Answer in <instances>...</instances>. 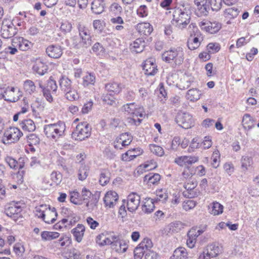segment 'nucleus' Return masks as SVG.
<instances>
[{"instance_id":"obj_55","label":"nucleus","mask_w":259,"mask_h":259,"mask_svg":"<svg viewBox=\"0 0 259 259\" xmlns=\"http://www.w3.org/2000/svg\"><path fill=\"white\" fill-rule=\"evenodd\" d=\"M193 81V78L191 77L185 75L181 79L180 85L183 89H187L190 86L191 82Z\"/></svg>"},{"instance_id":"obj_9","label":"nucleus","mask_w":259,"mask_h":259,"mask_svg":"<svg viewBox=\"0 0 259 259\" xmlns=\"http://www.w3.org/2000/svg\"><path fill=\"white\" fill-rule=\"evenodd\" d=\"M22 135V132L18 128L11 127L4 133L3 138V143L5 144H11L17 142Z\"/></svg>"},{"instance_id":"obj_32","label":"nucleus","mask_w":259,"mask_h":259,"mask_svg":"<svg viewBox=\"0 0 259 259\" xmlns=\"http://www.w3.org/2000/svg\"><path fill=\"white\" fill-rule=\"evenodd\" d=\"M161 176L158 174L150 173L144 178V182L148 185L157 184L160 181Z\"/></svg>"},{"instance_id":"obj_54","label":"nucleus","mask_w":259,"mask_h":259,"mask_svg":"<svg viewBox=\"0 0 259 259\" xmlns=\"http://www.w3.org/2000/svg\"><path fill=\"white\" fill-rule=\"evenodd\" d=\"M57 88L56 81L52 79V77H51L48 80L47 86L45 89H48V91H51L52 94H56Z\"/></svg>"},{"instance_id":"obj_23","label":"nucleus","mask_w":259,"mask_h":259,"mask_svg":"<svg viewBox=\"0 0 259 259\" xmlns=\"http://www.w3.org/2000/svg\"><path fill=\"white\" fill-rule=\"evenodd\" d=\"M143 69L145 74L149 76L154 75L157 71V66L151 59H148L145 61Z\"/></svg>"},{"instance_id":"obj_52","label":"nucleus","mask_w":259,"mask_h":259,"mask_svg":"<svg viewBox=\"0 0 259 259\" xmlns=\"http://www.w3.org/2000/svg\"><path fill=\"white\" fill-rule=\"evenodd\" d=\"M27 142L30 147L37 145L40 142L39 138L35 134H30L27 137Z\"/></svg>"},{"instance_id":"obj_37","label":"nucleus","mask_w":259,"mask_h":259,"mask_svg":"<svg viewBox=\"0 0 259 259\" xmlns=\"http://www.w3.org/2000/svg\"><path fill=\"white\" fill-rule=\"evenodd\" d=\"M224 206L218 202H213L210 204L209 212L214 215H218L223 212Z\"/></svg>"},{"instance_id":"obj_60","label":"nucleus","mask_w":259,"mask_h":259,"mask_svg":"<svg viewBox=\"0 0 259 259\" xmlns=\"http://www.w3.org/2000/svg\"><path fill=\"white\" fill-rule=\"evenodd\" d=\"M211 159L212 160V166L214 168L218 167L219 165L220 159V154L218 150H215L213 151L211 156Z\"/></svg>"},{"instance_id":"obj_1","label":"nucleus","mask_w":259,"mask_h":259,"mask_svg":"<svg viewBox=\"0 0 259 259\" xmlns=\"http://www.w3.org/2000/svg\"><path fill=\"white\" fill-rule=\"evenodd\" d=\"M191 19V12L189 9L182 6L176 7L172 10L173 25L180 29H183L189 24Z\"/></svg>"},{"instance_id":"obj_14","label":"nucleus","mask_w":259,"mask_h":259,"mask_svg":"<svg viewBox=\"0 0 259 259\" xmlns=\"http://www.w3.org/2000/svg\"><path fill=\"white\" fill-rule=\"evenodd\" d=\"M199 26L202 30L211 34L218 32L221 28V24L219 22L206 20L200 22Z\"/></svg>"},{"instance_id":"obj_27","label":"nucleus","mask_w":259,"mask_h":259,"mask_svg":"<svg viewBox=\"0 0 259 259\" xmlns=\"http://www.w3.org/2000/svg\"><path fill=\"white\" fill-rule=\"evenodd\" d=\"M146 42L143 38L136 39L130 45V49L132 52L136 53H141L145 47Z\"/></svg>"},{"instance_id":"obj_7","label":"nucleus","mask_w":259,"mask_h":259,"mask_svg":"<svg viewBox=\"0 0 259 259\" xmlns=\"http://www.w3.org/2000/svg\"><path fill=\"white\" fill-rule=\"evenodd\" d=\"M23 203L20 202H12L9 206L5 209L7 215L12 218L14 221H17L22 218V205Z\"/></svg>"},{"instance_id":"obj_56","label":"nucleus","mask_w":259,"mask_h":259,"mask_svg":"<svg viewBox=\"0 0 259 259\" xmlns=\"http://www.w3.org/2000/svg\"><path fill=\"white\" fill-rule=\"evenodd\" d=\"M48 205L42 204L36 207L35 214L38 218L43 219L45 217L46 210H47Z\"/></svg>"},{"instance_id":"obj_46","label":"nucleus","mask_w":259,"mask_h":259,"mask_svg":"<svg viewBox=\"0 0 259 259\" xmlns=\"http://www.w3.org/2000/svg\"><path fill=\"white\" fill-rule=\"evenodd\" d=\"M105 88L108 92L114 93H119L121 90L120 84L116 82L109 83L106 84Z\"/></svg>"},{"instance_id":"obj_31","label":"nucleus","mask_w":259,"mask_h":259,"mask_svg":"<svg viewBox=\"0 0 259 259\" xmlns=\"http://www.w3.org/2000/svg\"><path fill=\"white\" fill-rule=\"evenodd\" d=\"M19 125L24 132H32L36 128L34 121L30 119L23 120L21 121Z\"/></svg>"},{"instance_id":"obj_53","label":"nucleus","mask_w":259,"mask_h":259,"mask_svg":"<svg viewBox=\"0 0 259 259\" xmlns=\"http://www.w3.org/2000/svg\"><path fill=\"white\" fill-rule=\"evenodd\" d=\"M206 249L211 254L210 256L216 257L221 252L220 248L214 244L207 245Z\"/></svg>"},{"instance_id":"obj_30","label":"nucleus","mask_w":259,"mask_h":259,"mask_svg":"<svg viewBox=\"0 0 259 259\" xmlns=\"http://www.w3.org/2000/svg\"><path fill=\"white\" fill-rule=\"evenodd\" d=\"M242 124L243 128L248 131L254 127L255 120L250 114L246 113L243 116Z\"/></svg>"},{"instance_id":"obj_58","label":"nucleus","mask_w":259,"mask_h":259,"mask_svg":"<svg viewBox=\"0 0 259 259\" xmlns=\"http://www.w3.org/2000/svg\"><path fill=\"white\" fill-rule=\"evenodd\" d=\"M110 11L114 15H119L122 12V7L117 3H113L110 7Z\"/></svg>"},{"instance_id":"obj_4","label":"nucleus","mask_w":259,"mask_h":259,"mask_svg":"<svg viewBox=\"0 0 259 259\" xmlns=\"http://www.w3.org/2000/svg\"><path fill=\"white\" fill-rule=\"evenodd\" d=\"M163 61L167 63L182 64L184 59V52L181 47L172 48L164 52L161 55Z\"/></svg>"},{"instance_id":"obj_62","label":"nucleus","mask_w":259,"mask_h":259,"mask_svg":"<svg viewBox=\"0 0 259 259\" xmlns=\"http://www.w3.org/2000/svg\"><path fill=\"white\" fill-rule=\"evenodd\" d=\"M252 163V158L248 156H243L241 159V166L245 170H247Z\"/></svg>"},{"instance_id":"obj_13","label":"nucleus","mask_w":259,"mask_h":259,"mask_svg":"<svg viewBox=\"0 0 259 259\" xmlns=\"http://www.w3.org/2000/svg\"><path fill=\"white\" fill-rule=\"evenodd\" d=\"M177 123L184 128L188 129L194 125V120L188 113H180L177 116Z\"/></svg>"},{"instance_id":"obj_22","label":"nucleus","mask_w":259,"mask_h":259,"mask_svg":"<svg viewBox=\"0 0 259 259\" xmlns=\"http://www.w3.org/2000/svg\"><path fill=\"white\" fill-rule=\"evenodd\" d=\"M14 45H15V47H18V48L22 51L28 50L33 46L32 43L23 37L14 38Z\"/></svg>"},{"instance_id":"obj_29","label":"nucleus","mask_w":259,"mask_h":259,"mask_svg":"<svg viewBox=\"0 0 259 259\" xmlns=\"http://www.w3.org/2000/svg\"><path fill=\"white\" fill-rule=\"evenodd\" d=\"M92 196V193L90 190L87 189L86 188H83L81 191V199L82 204L84 201H88L86 203V206L89 210H93L94 207L95 206V204L91 202L88 201L91 196Z\"/></svg>"},{"instance_id":"obj_3","label":"nucleus","mask_w":259,"mask_h":259,"mask_svg":"<svg viewBox=\"0 0 259 259\" xmlns=\"http://www.w3.org/2000/svg\"><path fill=\"white\" fill-rule=\"evenodd\" d=\"M65 129V124L60 121L44 126V131L46 137L55 141L64 136Z\"/></svg>"},{"instance_id":"obj_19","label":"nucleus","mask_w":259,"mask_h":259,"mask_svg":"<svg viewBox=\"0 0 259 259\" xmlns=\"http://www.w3.org/2000/svg\"><path fill=\"white\" fill-rule=\"evenodd\" d=\"M46 53L50 58L58 59L61 57L63 54L62 47L58 45H51L46 49Z\"/></svg>"},{"instance_id":"obj_25","label":"nucleus","mask_w":259,"mask_h":259,"mask_svg":"<svg viewBox=\"0 0 259 259\" xmlns=\"http://www.w3.org/2000/svg\"><path fill=\"white\" fill-rule=\"evenodd\" d=\"M85 228L81 224H78L76 227L71 230V232L74 237L75 240L79 243L82 240L84 236Z\"/></svg>"},{"instance_id":"obj_64","label":"nucleus","mask_w":259,"mask_h":259,"mask_svg":"<svg viewBox=\"0 0 259 259\" xmlns=\"http://www.w3.org/2000/svg\"><path fill=\"white\" fill-rule=\"evenodd\" d=\"M159 257L158 254L150 249H146L145 259H157Z\"/></svg>"},{"instance_id":"obj_33","label":"nucleus","mask_w":259,"mask_h":259,"mask_svg":"<svg viewBox=\"0 0 259 259\" xmlns=\"http://www.w3.org/2000/svg\"><path fill=\"white\" fill-rule=\"evenodd\" d=\"M188 252L186 249L183 247H178L174 252L170 259H187Z\"/></svg>"},{"instance_id":"obj_5","label":"nucleus","mask_w":259,"mask_h":259,"mask_svg":"<svg viewBox=\"0 0 259 259\" xmlns=\"http://www.w3.org/2000/svg\"><path fill=\"white\" fill-rule=\"evenodd\" d=\"M91 127L87 122H81L76 125L72 132V137L75 140H84L91 136Z\"/></svg>"},{"instance_id":"obj_63","label":"nucleus","mask_w":259,"mask_h":259,"mask_svg":"<svg viewBox=\"0 0 259 259\" xmlns=\"http://www.w3.org/2000/svg\"><path fill=\"white\" fill-rule=\"evenodd\" d=\"M119 137H120L122 142H123V146L129 145L133 140L131 135L126 133L121 134Z\"/></svg>"},{"instance_id":"obj_28","label":"nucleus","mask_w":259,"mask_h":259,"mask_svg":"<svg viewBox=\"0 0 259 259\" xmlns=\"http://www.w3.org/2000/svg\"><path fill=\"white\" fill-rule=\"evenodd\" d=\"M137 30L141 34L147 36L151 34L153 31V28L149 23L143 22L137 24Z\"/></svg>"},{"instance_id":"obj_36","label":"nucleus","mask_w":259,"mask_h":259,"mask_svg":"<svg viewBox=\"0 0 259 259\" xmlns=\"http://www.w3.org/2000/svg\"><path fill=\"white\" fill-rule=\"evenodd\" d=\"M91 9L96 14H101L104 11V4L103 0H94L92 3Z\"/></svg>"},{"instance_id":"obj_35","label":"nucleus","mask_w":259,"mask_h":259,"mask_svg":"<svg viewBox=\"0 0 259 259\" xmlns=\"http://www.w3.org/2000/svg\"><path fill=\"white\" fill-rule=\"evenodd\" d=\"M155 208V205L152 199L146 198L145 199L144 204L142 206V210L145 213H150Z\"/></svg>"},{"instance_id":"obj_20","label":"nucleus","mask_w":259,"mask_h":259,"mask_svg":"<svg viewBox=\"0 0 259 259\" xmlns=\"http://www.w3.org/2000/svg\"><path fill=\"white\" fill-rule=\"evenodd\" d=\"M198 157L194 156H182L176 158L175 162L178 165L183 166L192 164L198 161Z\"/></svg>"},{"instance_id":"obj_42","label":"nucleus","mask_w":259,"mask_h":259,"mask_svg":"<svg viewBox=\"0 0 259 259\" xmlns=\"http://www.w3.org/2000/svg\"><path fill=\"white\" fill-rule=\"evenodd\" d=\"M183 224L179 221H175L169 224L167 226L168 233H177L183 228Z\"/></svg>"},{"instance_id":"obj_6","label":"nucleus","mask_w":259,"mask_h":259,"mask_svg":"<svg viewBox=\"0 0 259 259\" xmlns=\"http://www.w3.org/2000/svg\"><path fill=\"white\" fill-rule=\"evenodd\" d=\"M22 96L21 92L14 87H8L0 93V99H4L9 102H16Z\"/></svg>"},{"instance_id":"obj_26","label":"nucleus","mask_w":259,"mask_h":259,"mask_svg":"<svg viewBox=\"0 0 259 259\" xmlns=\"http://www.w3.org/2000/svg\"><path fill=\"white\" fill-rule=\"evenodd\" d=\"M45 217L42 219L47 224L53 223L57 217V213L55 207H51L48 205L46 210Z\"/></svg>"},{"instance_id":"obj_15","label":"nucleus","mask_w":259,"mask_h":259,"mask_svg":"<svg viewBox=\"0 0 259 259\" xmlns=\"http://www.w3.org/2000/svg\"><path fill=\"white\" fill-rule=\"evenodd\" d=\"M141 200L140 196L137 193H131L127 197L126 205L130 212L136 210L139 206Z\"/></svg>"},{"instance_id":"obj_12","label":"nucleus","mask_w":259,"mask_h":259,"mask_svg":"<svg viewBox=\"0 0 259 259\" xmlns=\"http://www.w3.org/2000/svg\"><path fill=\"white\" fill-rule=\"evenodd\" d=\"M152 246V241L149 238H144L134 250L135 259H142L146 249H151Z\"/></svg>"},{"instance_id":"obj_18","label":"nucleus","mask_w":259,"mask_h":259,"mask_svg":"<svg viewBox=\"0 0 259 259\" xmlns=\"http://www.w3.org/2000/svg\"><path fill=\"white\" fill-rule=\"evenodd\" d=\"M201 35L200 33L191 34L187 41V46L190 50H194L198 48L202 40Z\"/></svg>"},{"instance_id":"obj_43","label":"nucleus","mask_w":259,"mask_h":259,"mask_svg":"<svg viewBox=\"0 0 259 259\" xmlns=\"http://www.w3.org/2000/svg\"><path fill=\"white\" fill-rule=\"evenodd\" d=\"M110 177V172L109 170L106 169L102 170L100 175V184L102 186L106 185L109 182Z\"/></svg>"},{"instance_id":"obj_39","label":"nucleus","mask_w":259,"mask_h":259,"mask_svg":"<svg viewBox=\"0 0 259 259\" xmlns=\"http://www.w3.org/2000/svg\"><path fill=\"white\" fill-rule=\"evenodd\" d=\"M59 235L58 232L48 231H42L40 234L41 239L44 241H51L58 238Z\"/></svg>"},{"instance_id":"obj_50","label":"nucleus","mask_w":259,"mask_h":259,"mask_svg":"<svg viewBox=\"0 0 259 259\" xmlns=\"http://www.w3.org/2000/svg\"><path fill=\"white\" fill-rule=\"evenodd\" d=\"M239 10L236 8H230L225 10L224 14L225 17L229 19L234 18L236 17L239 14Z\"/></svg>"},{"instance_id":"obj_45","label":"nucleus","mask_w":259,"mask_h":259,"mask_svg":"<svg viewBox=\"0 0 259 259\" xmlns=\"http://www.w3.org/2000/svg\"><path fill=\"white\" fill-rule=\"evenodd\" d=\"M23 87L25 91L30 94L33 93L36 90V86L31 80H26L24 81Z\"/></svg>"},{"instance_id":"obj_57","label":"nucleus","mask_w":259,"mask_h":259,"mask_svg":"<svg viewBox=\"0 0 259 259\" xmlns=\"http://www.w3.org/2000/svg\"><path fill=\"white\" fill-rule=\"evenodd\" d=\"M104 234V240L103 246L109 245L112 244L114 239H116L117 236L116 235H109L107 232H103Z\"/></svg>"},{"instance_id":"obj_44","label":"nucleus","mask_w":259,"mask_h":259,"mask_svg":"<svg viewBox=\"0 0 259 259\" xmlns=\"http://www.w3.org/2000/svg\"><path fill=\"white\" fill-rule=\"evenodd\" d=\"M157 165L154 161H151L150 163H145L141 165L137 168V172L139 174L143 173V171L150 170L154 169L157 167Z\"/></svg>"},{"instance_id":"obj_61","label":"nucleus","mask_w":259,"mask_h":259,"mask_svg":"<svg viewBox=\"0 0 259 259\" xmlns=\"http://www.w3.org/2000/svg\"><path fill=\"white\" fill-rule=\"evenodd\" d=\"M220 50V46L219 44L217 42H210L207 46V50L208 53L213 54L219 51Z\"/></svg>"},{"instance_id":"obj_47","label":"nucleus","mask_w":259,"mask_h":259,"mask_svg":"<svg viewBox=\"0 0 259 259\" xmlns=\"http://www.w3.org/2000/svg\"><path fill=\"white\" fill-rule=\"evenodd\" d=\"M64 94L65 98L70 101H76L79 98V95L77 92L72 88L70 91L66 92Z\"/></svg>"},{"instance_id":"obj_17","label":"nucleus","mask_w":259,"mask_h":259,"mask_svg":"<svg viewBox=\"0 0 259 259\" xmlns=\"http://www.w3.org/2000/svg\"><path fill=\"white\" fill-rule=\"evenodd\" d=\"M197 186L196 181H189L184 186L186 190L183 192V195L188 198H194L198 195V193L195 189Z\"/></svg>"},{"instance_id":"obj_38","label":"nucleus","mask_w":259,"mask_h":259,"mask_svg":"<svg viewBox=\"0 0 259 259\" xmlns=\"http://www.w3.org/2000/svg\"><path fill=\"white\" fill-rule=\"evenodd\" d=\"M201 93L197 89H192L188 91L186 98L192 102H195L200 99Z\"/></svg>"},{"instance_id":"obj_11","label":"nucleus","mask_w":259,"mask_h":259,"mask_svg":"<svg viewBox=\"0 0 259 259\" xmlns=\"http://www.w3.org/2000/svg\"><path fill=\"white\" fill-rule=\"evenodd\" d=\"M62 212L64 214V218L56 225V226L58 227L60 229L63 227L61 225H64L65 227H66L67 225H73L79 220L77 214L69 209L63 208Z\"/></svg>"},{"instance_id":"obj_41","label":"nucleus","mask_w":259,"mask_h":259,"mask_svg":"<svg viewBox=\"0 0 259 259\" xmlns=\"http://www.w3.org/2000/svg\"><path fill=\"white\" fill-rule=\"evenodd\" d=\"M89 168L83 163H80V166L78 169L77 177L79 180H84L88 176Z\"/></svg>"},{"instance_id":"obj_24","label":"nucleus","mask_w":259,"mask_h":259,"mask_svg":"<svg viewBox=\"0 0 259 259\" xmlns=\"http://www.w3.org/2000/svg\"><path fill=\"white\" fill-rule=\"evenodd\" d=\"M33 70L40 75H44L48 70V65L41 59H37L33 65Z\"/></svg>"},{"instance_id":"obj_51","label":"nucleus","mask_w":259,"mask_h":259,"mask_svg":"<svg viewBox=\"0 0 259 259\" xmlns=\"http://www.w3.org/2000/svg\"><path fill=\"white\" fill-rule=\"evenodd\" d=\"M156 200L165 202L168 197L166 191L163 189L157 190L156 192Z\"/></svg>"},{"instance_id":"obj_16","label":"nucleus","mask_w":259,"mask_h":259,"mask_svg":"<svg viewBox=\"0 0 259 259\" xmlns=\"http://www.w3.org/2000/svg\"><path fill=\"white\" fill-rule=\"evenodd\" d=\"M118 200V195L116 192L113 191L107 192L105 195L104 202L105 206L113 208L116 204Z\"/></svg>"},{"instance_id":"obj_40","label":"nucleus","mask_w":259,"mask_h":259,"mask_svg":"<svg viewBox=\"0 0 259 259\" xmlns=\"http://www.w3.org/2000/svg\"><path fill=\"white\" fill-rule=\"evenodd\" d=\"M96 81V77L94 74L87 73L82 77V85L84 87H88L90 85H94Z\"/></svg>"},{"instance_id":"obj_34","label":"nucleus","mask_w":259,"mask_h":259,"mask_svg":"<svg viewBox=\"0 0 259 259\" xmlns=\"http://www.w3.org/2000/svg\"><path fill=\"white\" fill-rule=\"evenodd\" d=\"M59 84L62 91L65 93L70 91L72 88V82L70 79L65 76H62L59 81Z\"/></svg>"},{"instance_id":"obj_10","label":"nucleus","mask_w":259,"mask_h":259,"mask_svg":"<svg viewBox=\"0 0 259 259\" xmlns=\"http://www.w3.org/2000/svg\"><path fill=\"white\" fill-rule=\"evenodd\" d=\"M18 30L15 27L11 19L5 18L2 22L1 30V36L4 38H9L14 36Z\"/></svg>"},{"instance_id":"obj_2","label":"nucleus","mask_w":259,"mask_h":259,"mask_svg":"<svg viewBox=\"0 0 259 259\" xmlns=\"http://www.w3.org/2000/svg\"><path fill=\"white\" fill-rule=\"evenodd\" d=\"M122 109L127 114L132 115L127 118V122L131 124L138 126L141 123L142 119L145 114L143 107H137L135 103H128L123 106Z\"/></svg>"},{"instance_id":"obj_49","label":"nucleus","mask_w":259,"mask_h":259,"mask_svg":"<svg viewBox=\"0 0 259 259\" xmlns=\"http://www.w3.org/2000/svg\"><path fill=\"white\" fill-rule=\"evenodd\" d=\"M149 148L151 152L158 156L161 157L164 154L163 149L159 146L155 144H150Z\"/></svg>"},{"instance_id":"obj_21","label":"nucleus","mask_w":259,"mask_h":259,"mask_svg":"<svg viewBox=\"0 0 259 259\" xmlns=\"http://www.w3.org/2000/svg\"><path fill=\"white\" fill-rule=\"evenodd\" d=\"M111 248L118 253H123L125 252L128 248V245L126 241L120 240L117 236L111 245Z\"/></svg>"},{"instance_id":"obj_48","label":"nucleus","mask_w":259,"mask_h":259,"mask_svg":"<svg viewBox=\"0 0 259 259\" xmlns=\"http://www.w3.org/2000/svg\"><path fill=\"white\" fill-rule=\"evenodd\" d=\"M70 201L76 205H81L82 199L81 195L77 191H74L70 193Z\"/></svg>"},{"instance_id":"obj_59","label":"nucleus","mask_w":259,"mask_h":259,"mask_svg":"<svg viewBox=\"0 0 259 259\" xmlns=\"http://www.w3.org/2000/svg\"><path fill=\"white\" fill-rule=\"evenodd\" d=\"M72 24L68 21H63L61 23L60 29L64 33H67L71 31Z\"/></svg>"},{"instance_id":"obj_8","label":"nucleus","mask_w":259,"mask_h":259,"mask_svg":"<svg viewBox=\"0 0 259 259\" xmlns=\"http://www.w3.org/2000/svg\"><path fill=\"white\" fill-rule=\"evenodd\" d=\"M78 30L80 41L77 47L88 48L92 45V37L90 30L87 26L81 24L78 25Z\"/></svg>"}]
</instances>
